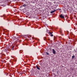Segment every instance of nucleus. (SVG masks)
I'll return each instance as SVG.
<instances>
[{
	"instance_id": "1",
	"label": "nucleus",
	"mask_w": 77,
	"mask_h": 77,
	"mask_svg": "<svg viewBox=\"0 0 77 77\" xmlns=\"http://www.w3.org/2000/svg\"><path fill=\"white\" fill-rule=\"evenodd\" d=\"M52 52L53 53V54H56V51L54 49H52Z\"/></svg>"
},
{
	"instance_id": "2",
	"label": "nucleus",
	"mask_w": 77,
	"mask_h": 77,
	"mask_svg": "<svg viewBox=\"0 0 77 77\" xmlns=\"http://www.w3.org/2000/svg\"><path fill=\"white\" fill-rule=\"evenodd\" d=\"M60 18H65V17H64V16H63L62 15V14H61L60 15Z\"/></svg>"
},
{
	"instance_id": "3",
	"label": "nucleus",
	"mask_w": 77,
	"mask_h": 77,
	"mask_svg": "<svg viewBox=\"0 0 77 77\" xmlns=\"http://www.w3.org/2000/svg\"><path fill=\"white\" fill-rule=\"evenodd\" d=\"M36 68L37 69H38V70H40V68L38 67V65L36 66Z\"/></svg>"
},
{
	"instance_id": "4",
	"label": "nucleus",
	"mask_w": 77,
	"mask_h": 77,
	"mask_svg": "<svg viewBox=\"0 0 77 77\" xmlns=\"http://www.w3.org/2000/svg\"><path fill=\"white\" fill-rule=\"evenodd\" d=\"M56 11V10H54L52 11L51 12V14H53V13H54V12Z\"/></svg>"
},
{
	"instance_id": "5",
	"label": "nucleus",
	"mask_w": 77,
	"mask_h": 77,
	"mask_svg": "<svg viewBox=\"0 0 77 77\" xmlns=\"http://www.w3.org/2000/svg\"><path fill=\"white\" fill-rule=\"evenodd\" d=\"M53 33V32H49L48 34H49V35H51Z\"/></svg>"
},
{
	"instance_id": "6",
	"label": "nucleus",
	"mask_w": 77,
	"mask_h": 77,
	"mask_svg": "<svg viewBox=\"0 0 77 77\" xmlns=\"http://www.w3.org/2000/svg\"><path fill=\"white\" fill-rule=\"evenodd\" d=\"M27 6V5H26V4H23V7H25V6Z\"/></svg>"
},
{
	"instance_id": "7",
	"label": "nucleus",
	"mask_w": 77,
	"mask_h": 77,
	"mask_svg": "<svg viewBox=\"0 0 77 77\" xmlns=\"http://www.w3.org/2000/svg\"><path fill=\"white\" fill-rule=\"evenodd\" d=\"M75 57V56L74 55H73L72 56V59H74Z\"/></svg>"
},
{
	"instance_id": "8",
	"label": "nucleus",
	"mask_w": 77,
	"mask_h": 77,
	"mask_svg": "<svg viewBox=\"0 0 77 77\" xmlns=\"http://www.w3.org/2000/svg\"><path fill=\"white\" fill-rule=\"evenodd\" d=\"M14 46L12 48L11 50H14Z\"/></svg>"
},
{
	"instance_id": "9",
	"label": "nucleus",
	"mask_w": 77,
	"mask_h": 77,
	"mask_svg": "<svg viewBox=\"0 0 77 77\" xmlns=\"http://www.w3.org/2000/svg\"><path fill=\"white\" fill-rule=\"evenodd\" d=\"M46 54L47 55H49V54L48 52H46Z\"/></svg>"
},
{
	"instance_id": "10",
	"label": "nucleus",
	"mask_w": 77,
	"mask_h": 77,
	"mask_svg": "<svg viewBox=\"0 0 77 77\" xmlns=\"http://www.w3.org/2000/svg\"><path fill=\"white\" fill-rule=\"evenodd\" d=\"M50 35H51V36H53V34H51Z\"/></svg>"
},
{
	"instance_id": "11",
	"label": "nucleus",
	"mask_w": 77,
	"mask_h": 77,
	"mask_svg": "<svg viewBox=\"0 0 77 77\" xmlns=\"http://www.w3.org/2000/svg\"><path fill=\"white\" fill-rule=\"evenodd\" d=\"M60 33H62V30H61V29H60Z\"/></svg>"
},
{
	"instance_id": "12",
	"label": "nucleus",
	"mask_w": 77,
	"mask_h": 77,
	"mask_svg": "<svg viewBox=\"0 0 77 77\" xmlns=\"http://www.w3.org/2000/svg\"><path fill=\"white\" fill-rule=\"evenodd\" d=\"M57 74H59V73L58 72V71H57Z\"/></svg>"
},
{
	"instance_id": "13",
	"label": "nucleus",
	"mask_w": 77,
	"mask_h": 77,
	"mask_svg": "<svg viewBox=\"0 0 77 77\" xmlns=\"http://www.w3.org/2000/svg\"><path fill=\"white\" fill-rule=\"evenodd\" d=\"M21 51H20V53H22L23 51L21 52Z\"/></svg>"
},
{
	"instance_id": "14",
	"label": "nucleus",
	"mask_w": 77,
	"mask_h": 77,
	"mask_svg": "<svg viewBox=\"0 0 77 77\" xmlns=\"http://www.w3.org/2000/svg\"><path fill=\"white\" fill-rule=\"evenodd\" d=\"M45 39H46V38L45 37Z\"/></svg>"
},
{
	"instance_id": "15",
	"label": "nucleus",
	"mask_w": 77,
	"mask_h": 77,
	"mask_svg": "<svg viewBox=\"0 0 77 77\" xmlns=\"http://www.w3.org/2000/svg\"><path fill=\"white\" fill-rule=\"evenodd\" d=\"M44 40H45V39H44Z\"/></svg>"
}]
</instances>
